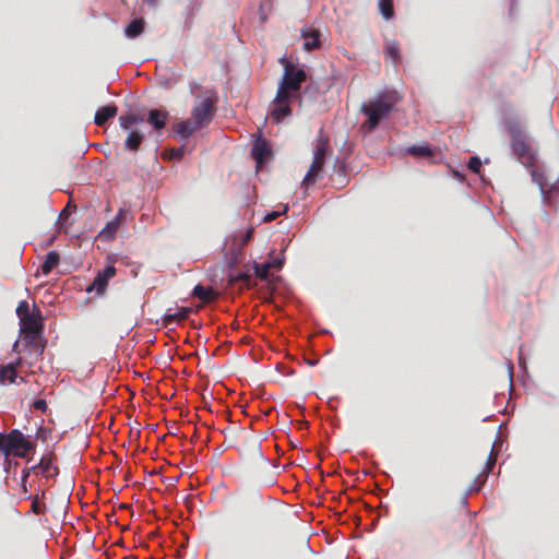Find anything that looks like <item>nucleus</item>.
Masks as SVG:
<instances>
[{
	"mask_svg": "<svg viewBox=\"0 0 559 559\" xmlns=\"http://www.w3.org/2000/svg\"><path fill=\"white\" fill-rule=\"evenodd\" d=\"M192 295L204 304L212 302L217 297V293L212 287H205L201 284L194 286Z\"/></svg>",
	"mask_w": 559,
	"mask_h": 559,
	"instance_id": "obj_19",
	"label": "nucleus"
},
{
	"mask_svg": "<svg viewBox=\"0 0 559 559\" xmlns=\"http://www.w3.org/2000/svg\"><path fill=\"white\" fill-rule=\"evenodd\" d=\"M8 442L9 455L25 457L28 452L34 450V444L26 440L24 435L17 429H13L8 433Z\"/></svg>",
	"mask_w": 559,
	"mask_h": 559,
	"instance_id": "obj_6",
	"label": "nucleus"
},
{
	"mask_svg": "<svg viewBox=\"0 0 559 559\" xmlns=\"http://www.w3.org/2000/svg\"><path fill=\"white\" fill-rule=\"evenodd\" d=\"M56 461H57V457L52 453L46 454L40 459L38 468H40V471L45 477H53V476L58 475L59 471L56 465Z\"/></svg>",
	"mask_w": 559,
	"mask_h": 559,
	"instance_id": "obj_15",
	"label": "nucleus"
},
{
	"mask_svg": "<svg viewBox=\"0 0 559 559\" xmlns=\"http://www.w3.org/2000/svg\"><path fill=\"white\" fill-rule=\"evenodd\" d=\"M116 275V267L114 265L106 266L103 271L98 272L96 275L92 287L98 293L102 294L106 290L108 281L111 280Z\"/></svg>",
	"mask_w": 559,
	"mask_h": 559,
	"instance_id": "obj_12",
	"label": "nucleus"
},
{
	"mask_svg": "<svg viewBox=\"0 0 559 559\" xmlns=\"http://www.w3.org/2000/svg\"><path fill=\"white\" fill-rule=\"evenodd\" d=\"M251 155L258 167H261L273 155L270 143L259 134L252 146Z\"/></svg>",
	"mask_w": 559,
	"mask_h": 559,
	"instance_id": "obj_7",
	"label": "nucleus"
},
{
	"mask_svg": "<svg viewBox=\"0 0 559 559\" xmlns=\"http://www.w3.org/2000/svg\"><path fill=\"white\" fill-rule=\"evenodd\" d=\"M329 153H332L329 136L321 129L314 144L313 160L302 180L304 186L308 187L317 182L323 170L325 157Z\"/></svg>",
	"mask_w": 559,
	"mask_h": 559,
	"instance_id": "obj_4",
	"label": "nucleus"
},
{
	"mask_svg": "<svg viewBox=\"0 0 559 559\" xmlns=\"http://www.w3.org/2000/svg\"><path fill=\"white\" fill-rule=\"evenodd\" d=\"M0 451L7 456L9 455L8 433L0 432Z\"/></svg>",
	"mask_w": 559,
	"mask_h": 559,
	"instance_id": "obj_34",
	"label": "nucleus"
},
{
	"mask_svg": "<svg viewBox=\"0 0 559 559\" xmlns=\"http://www.w3.org/2000/svg\"><path fill=\"white\" fill-rule=\"evenodd\" d=\"M190 311L191 310L189 308H180L179 310H177L175 312H170V310H168L163 318L164 325L168 326L175 322H180V321L186 320L188 318Z\"/></svg>",
	"mask_w": 559,
	"mask_h": 559,
	"instance_id": "obj_23",
	"label": "nucleus"
},
{
	"mask_svg": "<svg viewBox=\"0 0 559 559\" xmlns=\"http://www.w3.org/2000/svg\"><path fill=\"white\" fill-rule=\"evenodd\" d=\"M60 262V255L56 251H49L40 266L43 274L48 275Z\"/></svg>",
	"mask_w": 559,
	"mask_h": 559,
	"instance_id": "obj_25",
	"label": "nucleus"
},
{
	"mask_svg": "<svg viewBox=\"0 0 559 559\" xmlns=\"http://www.w3.org/2000/svg\"><path fill=\"white\" fill-rule=\"evenodd\" d=\"M320 36L321 33L318 29H310L302 33V38L305 39L304 48L307 51H311L318 49L320 47Z\"/></svg>",
	"mask_w": 559,
	"mask_h": 559,
	"instance_id": "obj_20",
	"label": "nucleus"
},
{
	"mask_svg": "<svg viewBox=\"0 0 559 559\" xmlns=\"http://www.w3.org/2000/svg\"><path fill=\"white\" fill-rule=\"evenodd\" d=\"M251 236H252V230H248V231H247V234H246V237H245L243 241H245V242H246V241H248V240L251 238Z\"/></svg>",
	"mask_w": 559,
	"mask_h": 559,
	"instance_id": "obj_38",
	"label": "nucleus"
},
{
	"mask_svg": "<svg viewBox=\"0 0 559 559\" xmlns=\"http://www.w3.org/2000/svg\"><path fill=\"white\" fill-rule=\"evenodd\" d=\"M379 11L385 20L394 17L393 0H379Z\"/></svg>",
	"mask_w": 559,
	"mask_h": 559,
	"instance_id": "obj_28",
	"label": "nucleus"
},
{
	"mask_svg": "<svg viewBox=\"0 0 559 559\" xmlns=\"http://www.w3.org/2000/svg\"><path fill=\"white\" fill-rule=\"evenodd\" d=\"M273 8L272 0H262L259 7L260 17L262 22H265L267 19V12H270Z\"/></svg>",
	"mask_w": 559,
	"mask_h": 559,
	"instance_id": "obj_31",
	"label": "nucleus"
},
{
	"mask_svg": "<svg viewBox=\"0 0 559 559\" xmlns=\"http://www.w3.org/2000/svg\"><path fill=\"white\" fill-rule=\"evenodd\" d=\"M551 190H552V191H558V192H559V185H554V186L551 187Z\"/></svg>",
	"mask_w": 559,
	"mask_h": 559,
	"instance_id": "obj_40",
	"label": "nucleus"
},
{
	"mask_svg": "<svg viewBox=\"0 0 559 559\" xmlns=\"http://www.w3.org/2000/svg\"><path fill=\"white\" fill-rule=\"evenodd\" d=\"M316 364H317V361H316V360H309V361H308V365H310V366H314Z\"/></svg>",
	"mask_w": 559,
	"mask_h": 559,
	"instance_id": "obj_41",
	"label": "nucleus"
},
{
	"mask_svg": "<svg viewBox=\"0 0 559 559\" xmlns=\"http://www.w3.org/2000/svg\"><path fill=\"white\" fill-rule=\"evenodd\" d=\"M272 269H281L283 266L284 260L275 258L272 261H270Z\"/></svg>",
	"mask_w": 559,
	"mask_h": 559,
	"instance_id": "obj_36",
	"label": "nucleus"
},
{
	"mask_svg": "<svg viewBox=\"0 0 559 559\" xmlns=\"http://www.w3.org/2000/svg\"><path fill=\"white\" fill-rule=\"evenodd\" d=\"M287 211H288V206L286 205V206H284V209H283V211H282V212H276V211H274V212H271V213L266 214V215L264 216L263 221H264L265 223L273 222V221H275L277 217H280L282 214H285Z\"/></svg>",
	"mask_w": 559,
	"mask_h": 559,
	"instance_id": "obj_33",
	"label": "nucleus"
},
{
	"mask_svg": "<svg viewBox=\"0 0 559 559\" xmlns=\"http://www.w3.org/2000/svg\"><path fill=\"white\" fill-rule=\"evenodd\" d=\"M128 131V135L124 140L123 147L130 152H136L143 140L144 133L139 128H130Z\"/></svg>",
	"mask_w": 559,
	"mask_h": 559,
	"instance_id": "obj_13",
	"label": "nucleus"
},
{
	"mask_svg": "<svg viewBox=\"0 0 559 559\" xmlns=\"http://www.w3.org/2000/svg\"><path fill=\"white\" fill-rule=\"evenodd\" d=\"M20 325L21 333H43V316L39 309H36V312L33 311L31 316L22 318V320H20Z\"/></svg>",
	"mask_w": 559,
	"mask_h": 559,
	"instance_id": "obj_9",
	"label": "nucleus"
},
{
	"mask_svg": "<svg viewBox=\"0 0 559 559\" xmlns=\"http://www.w3.org/2000/svg\"><path fill=\"white\" fill-rule=\"evenodd\" d=\"M406 153L416 157H431L432 151L428 145H413L406 148Z\"/></svg>",
	"mask_w": 559,
	"mask_h": 559,
	"instance_id": "obj_27",
	"label": "nucleus"
},
{
	"mask_svg": "<svg viewBox=\"0 0 559 559\" xmlns=\"http://www.w3.org/2000/svg\"><path fill=\"white\" fill-rule=\"evenodd\" d=\"M401 97L395 91H381L369 98L360 107V112L367 117L362 128L373 131L380 122L388 118L394 110Z\"/></svg>",
	"mask_w": 559,
	"mask_h": 559,
	"instance_id": "obj_2",
	"label": "nucleus"
},
{
	"mask_svg": "<svg viewBox=\"0 0 559 559\" xmlns=\"http://www.w3.org/2000/svg\"><path fill=\"white\" fill-rule=\"evenodd\" d=\"M253 269H254L255 277H259L260 280L265 281L269 278V273L272 267H271V263L260 264V263L254 262Z\"/></svg>",
	"mask_w": 559,
	"mask_h": 559,
	"instance_id": "obj_29",
	"label": "nucleus"
},
{
	"mask_svg": "<svg viewBox=\"0 0 559 559\" xmlns=\"http://www.w3.org/2000/svg\"><path fill=\"white\" fill-rule=\"evenodd\" d=\"M216 100L213 97H204L192 108L191 118L200 129L209 126L212 121L216 111Z\"/></svg>",
	"mask_w": 559,
	"mask_h": 559,
	"instance_id": "obj_5",
	"label": "nucleus"
},
{
	"mask_svg": "<svg viewBox=\"0 0 559 559\" xmlns=\"http://www.w3.org/2000/svg\"><path fill=\"white\" fill-rule=\"evenodd\" d=\"M200 130L192 118L183 120L175 126V131L182 138L188 139L194 131Z\"/></svg>",
	"mask_w": 559,
	"mask_h": 559,
	"instance_id": "obj_22",
	"label": "nucleus"
},
{
	"mask_svg": "<svg viewBox=\"0 0 559 559\" xmlns=\"http://www.w3.org/2000/svg\"><path fill=\"white\" fill-rule=\"evenodd\" d=\"M17 347H19V341H15V342H14V344H13L12 349H13L14 352H16V350H17Z\"/></svg>",
	"mask_w": 559,
	"mask_h": 559,
	"instance_id": "obj_39",
	"label": "nucleus"
},
{
	"mask_svg": "<svg viewBox=\"0 0 559 559\" xmlns=\"http://www.w3.org/2000/svg\"><path fill=\"white\" fill-rule=\"evenodd\" d=\"M145 21L143 19H134L126 28L124 35L128 38H135L144 32Z\"/></svg>",
	"mask_w": 559,
	"mask_h": 559,
	"instance_id": "obj_26",
	"label": "nucleus"
},
{
	"mask_svg": "<svg viewBox=\"0 0 559 559\" xmlns=\"http://www.w3.org/2000/svg\"><path fill=\"white\" fill-rule=\"evenodd\" d=\"M168 111L162 109H151L147 115L146 121L154 128L155 131H162L168 120Z\"/></svg>",
	"mask_w": 559,
	"mask_h": 559,
	"instance_id": "obj_14",
	"label": "nucleus"
},
{
	"mask_svg": "<svg viewBox=\"0 0 559 559\" xmlns=\"http://www.w3.org/2000/svg\"><path fill=\"white\" fill-rule=\"evenodd\" d=\"M282 60L284 74L270 110V115L276 123L292 115L290 103L298 97L301 84L307 80L304 69L295 67L284 58Z\"/></svg>",
	"mask_w": 559,
	"mask_h": 559,
	"instance_id": "obj_1",
	"label": "nucleus"
},
{
	"mask_svg": "<svg viewBox=\"0 0 559 559\" xmlns=\"http://www.w3.org/2000/svg\"><path fill=\"white\" fill-rule=\"evenodd\" d=\"M33 312L29 310V305L26 300H22L19 302L16 307V316L19 320H22V318L31 316Z\"/></svg>",
	"mask_w": 559,
	"mask_h": 559,
	"instance_id": "obj_30",
	"label": "nucleus"
},
{
	"mask_svg": "<svg viewBox=\"0 0 559 559\" xmlns=\"http://www.w3.org/2000/svg\"><path fill=\"white\" fill-rule=\"evenodd\" d=\"M467 167L471 171H473L475 174H479L480 169H481V162H480L479 157H477V156L471 157V159L467 164Z\"/></svg>",
	"mask_w": 559,
	"mask_h": 559,
	"instance_id": "obj_32",
	"label": "nucleus"
},
{
	"mask_svg": "<svg viewBox=\"0 0 559 559\" xmlns=\"http://www.w3.org/2000/svg\"><path fill=\"white\" fill-rule=\"evenodd\" d=\"M496 462H497V454L491 449V451L487 457L486 466H485L484 471L475 479V485L472 488L473 490L478 491L480 489V486L485 483L488 474L493 468Z\"/></svg>",
	"mask_w": 559,
	"mask_h": 559,
	"instance_id": "obj_17",
	"label": "nucleus"
},
{
	"mask_svg": "<svg viewBox=\"0 0 559 559\" xmlns=\"http://www.w3.org/2000/svg\"><path fill=\"white\" fill-rule=\"evenodd\" d=\"M383 53L386 60H390L394 67L401 63L400 45L396 40L385 41Z\"/></svg>",
	"mask_w": 559,
	"mask_h": 559,
	"instance_id": "obj_18",
	"label": "nucleus"
},
{
	"mask_svg": "<svg viewBox=\"0 0 559 559\" xmlns=\"http://www.w3.org/2000/svg\"><path fill=\"white\" fill-rule=\"evenodd\" d=\"M229 285H236L240 283V288H250L255 283L253 282V276L248 272H239L237 274H229L228 276Z\"/></svg>",
	"mask_w": 559,
	"mask_h": 559,
	"instance_id": "obj_21",
	"label": "nucleus"
},
{
	"mask_svg": "<svg viewBox=\"0 0 559 559\" xmlns=\"http://www.w3.org/2000/svg\"><path fill=\"white\" fill-rule=\"evenodd\" d=\"M145 120H144V117L141 116L140 114H128V115H122L119 117V123H120V127L123 129V130H129L130 128H135L136 124L139 123H143Z\"/></svg>",
	"mask_w": 559,
	"mask_h": 559,
	"instance_id": "obj_24",
	"label": "nucleus"
},
{
	"mask_svg": "<svg viewBox=\"0 0 559 559\" xmlns=\"http://www.w3.org/2000/svg\"><path fill=\"white\" fill-rule=\"evenodd\" d=\"M507 129L511 135V150L516 159L524 166H533L536 160V154L521 124L516 121H510L507 124Z\"/></svg>",
	"mask_w": 559,
	"mask_h": 559,
	"instance_id": "obj_3",
	"label": "nucleus"
},
{
	"mask_svg": "<svg viewBox=\"0 0 559 559\" xmlns=\"http://www.w3.org/2000/svg\"><path fill=\"white\" fill-rule=\"evenodd\" d=\"M118 108L116 105H106L100 108L95 114L94 122L95 124L103 127L107 123V121L114 118L117 115Z\"/></svg>",
	"mask_w": 559,
	"mask_h": 559,
	"instance_id": "obj_16",
	"label": "nucleus"
},
{
	"mask_svg": "<svg viewBox=\"0 0 559 559\" xmlns=\"http://www.w3.org/2000/svg\"><path fill=\"white\" fill-rule=\"evenodd\" d=\"M24 342L31 348V353L35 359L41 357L45 350L46 342L43 337V333H23Z\"/></svg>",
	"mask_w": 559,
	"mask_h": 559,
	"instance_id": "obj_10",
	"label": "nucleus"
},
{
	"mask_svg": "<svg viewBox=\"0 0 559 559\" xmlns=\"http://www.w3.org/2000/svg\"><path fill=\"white\" fill-rule=\"evenodd\" d=\"M22 358L19 357L16 361L10 362L8 365L0 366V384L4 385L5 383H14L17 379L16 369L22 366Z\"/></svg>",
	"mask_w": 559,
	"mask_h": 559,
	"instance_id": "obj_11",
	"label": "nucleus"
},
{
	"mask_svg": "<svg viewBox=\"0 0 559 559\" xmlns=\"http://www.w3.org/2000/svg\"><path fill=\"white\" fill-rule=\"evenodd\" d=\"M127 214V210L119 209L116 216L105 225V227L98 233L97 237L106 241L114 240L116 238L117 230L124 221Z\"/></svg>",
	"mask_w": 559,
	"mask_h": 559,
	"instance_id": "obj_8",
	"label": "nucleus"
},
{
	"mask_svg": "<svg viewBox=\"0 0 559 559\" xmlns=\"http://www.w3.org/2000/svg\"><path fill=\"white\" fill-rule=\"evenodd\" d=\"M32 510L34 511V513L36 514H39L40 513V509L38 507V503L37 501H34L33 504H32Z\"/></svg>",
	"mask_w": 559,
	"mask_h": 559,
	"instance_id": "obj_37",
	"label": "nucleus"
},
{
	"mask_svg": "<svg viewBox=\"0 0 559 559\" xmlns=\"http://www.w3.org/2000/svg\"><path fill=\"white\" fill-rule=\"evenodd\" d=\"M34 408L45 412L47 409V403L45 400H36L33 404Z\"/></svg>",
	"mask_w": 559,
	"mask_h": 559,
	"instance_id": "obj_35",
	"label": "nucleus"
}]
</instances>
